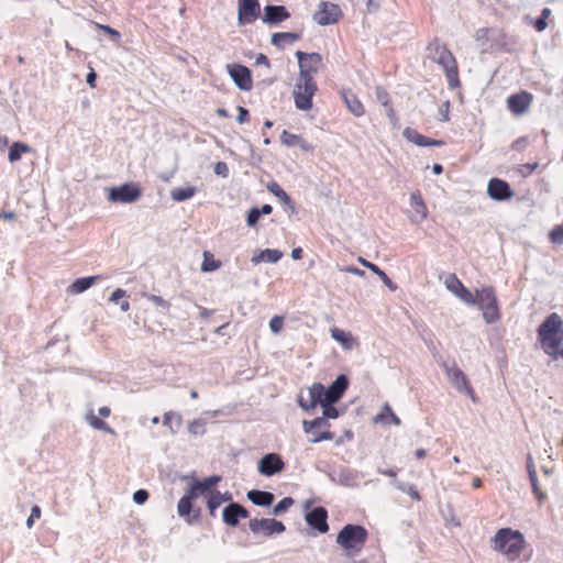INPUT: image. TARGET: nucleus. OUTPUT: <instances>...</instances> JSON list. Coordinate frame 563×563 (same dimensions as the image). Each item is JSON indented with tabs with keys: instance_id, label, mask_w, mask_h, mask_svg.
Returning a JSON list of instances; mask_svg holds the SVG:
<instances>
[{
	"instance_id": "obj_1",
	"label": "nucleus",
	"mask_w": 563,
	"mask_h": 563,
	"mask_svg": "<svg viewBox=\"0 0 563 563\" xmlns=\"http://www.w3.org/2000/svg\"><path fill=\"white\" fill-rule=\"evenodd\" d=\"M538 342L542 351L553 361L563 360V319L550 313L537 330Z\"/></svg>"
},
{
	"instance_id": "obj_2",
	"label": "nucleus",
	"mask_w": 563,
	"mask_h": 563,
	"mask_svg": "<svg viewBox=\"0 0 563 563\" xmlns=\"http://www.w3.org/2000/svg\"><path fill=\"white\" fill-rule=\"evenodd\" d=\"M527 547L523 533L512 528H500L490 539V548L508 562L519 561Z\"/></svg>"
},
{
	"instance_id": "obj_3",
	"label": "nucleus",
	"mask_w": 563,
	"mask_h": 563,
	"mask_svg": "<svg viewBox=\"0 0 563 563\" xmlns=\"http://www.w3.org/2000/svg\"><path fill=\"white\" fill-rule=\"evenodd\" d=\"M433 62L443 67L449 87L455 89L460 86L459 66L455 57L448 46L434 38L427 47Z\"/></svg>"
},
{
	"instance_id": "obj_4",
	"label": "nucleus",
	"mask_w": 563,
	"mask_h": 563,
	"mask_svg": "<svg viewBox=\"0 0 563 563\" xmlns=\"http://www.w3.org/2000/svg\"><path fill=\"white\" fill-rule=\"evenodd\" d=\"M220 481L221 477L218 475L205 477L203 479H194L190 483L187 493L178 501V515L180 517L187 518V521L191 523L192 520L189 518V516L192 510V501L199 496L207 494L210 488L216 487Z\"/></svg>"
},
{
	"instance_id": "obj_5",
	"label": "nucleus",
	"mask_w": 563,
	"mask_h": 563,
	"mask_svg": "<svg viewBox=\"0 0 563 563\" xmlns=\"http://www.w3.org/2000/svg\"><path fill=\"white\" fill-rule=\"evenodd\" d=\"M367 538L368 532L363 526L346 525L338 533L336 543L347 555L353 556L363 550Z\"/></svg>"
},
{
	"instance_id": "obj_6",
	"label": "nucleus",
	"mask_w": 563,
	"mask_h": 563,
	"mask_svg": "<svg viewBox=\"0 0 563 563\" xmlns=\"http://www.w3.org/2000/svg\"><path fill=\"white\" fill-rule=\"evenodd\" d=\"M474 297V305H477L483 311V317L487 323H494L500 319L498 300L492 286L476 290Z\"/></svg>"
},
{
	"instance_id": "obj_7",
	"label": "nucleus",
	"mask_w": 563,
	"mask_h": 563,
	"mask_svg": "<svg viewBox=\"0 0 563 563\" xmlns=\"http://www.w3.org/2000/svg\"><path fill=\"white\" fill-rule=\"evenodd\" d=\"M318 90L316 80L298 78L294 88L295 104L299 110L308 111L312 108V99Z\"/></svg>"
},
{
	"instance_id": "obj_8",
	"label": "nucleus",
	"mask_w": 563,
	"mask_h": 563,
	"mask_svg": "<svg viewBox=\"0 0 563 563\" xmlns=\"http://www.w3.org/2000/svg\"><path fill=\"white\" fill-rule=\"evenodd\" d=\"M299 64V77L302 79L314 80V75L322 67V56L319 53L296 52Z\"/></svg>"
},
{
	"instance_id": "obj_9",
	"label": "nucleus",
	"mask_w": 563,
	"mask_h": 563,
	"mask_svg": "<svg viewBox=\"0 0 563 563\" xmlns=\"http://www.w3.org/2000/svg\"><path fill=\"white\" fill-rule=\"evenodd\" d=\"M302 427L303 431L311 435L309 439L311 443L329 441L334 438V433L330 431L331 424L324 418H316L311 421L305 420Z\"/></svg>"
},
{
	"instance_id": "obj_10",
	"label": "nucleus",
	"mask_w": 563,
	"mask_h": 563,
	"mask_svg": "<svg viewBox=\"0 0 563 563\" xmlns=\"http://www.w3.org/2000/svg\"><path fill=\"white\" fill-rule=\"evenodd\" d=\"M343 18V11L336 3L322 1L313 14V21L319 25L325 26L335 24Z\"/></svg>"
},
{
	"instance_id": "obj_11",
	"label": "nucleus",
	"mask_w": 563,
	"mask_h": 563,
	"mask_svg": "<svg viewBox=\"0 0 563 563\" xmlns=\"http://www.w3.org/2000/svg\"><path fill=\"white\" fill-rule=\"evenodd\" d=\"M141 188L135 183L123 184L109 189L108 199L112 202L131 203L141 197Z\"/></svg>"
},
{
	"instance_id": "obj_12",
	"label": "nucleus",
	"mask_w": 563,
	"mask_h": 563,
	"mask_svg": "<svg viewBox=\"0 0 563 563\" xmlns=\"http://www.w3.org/2000/svg\"><path fill=\"white\" fill-rule=\"evenodd\" d=\"M534 97L531 92L527 90H520L516 93H512L507 97L506 104L507 109L516 117H521L526 114L532 102Z\"/></svg>"
},
{
	"instance_id": "obj_13",
	"label": "nucleus",
	"mask_w": 563,
	"mask_h": 563,
	"mask_svg": "<svg viewBox=\"0 0 563 563\" xmlns=\"http://www.w3.org/2000/svg\"><path fill=\"white\" fill-rule=\"evenodd\" d=\"M445 374L450 380V383L461 393H465L466 395L474 397V389L471 386L466 375L453 364L452 366L444 364Z\"/></svg>"
},
{
	"instance_id": "obj_14",
	"label": "nucleus",
	"mask_w": 563,
	"mask_h": 563,
	"mask_svg": "<svg viewBox=\"0 0 563 563\" xmlns=\"http://www.w3.org/2000/svg\"><path fill=\"white\" fill-rule=\"evenodd\" d=\"M227 69L234 84L241 90L250 91L253 88L251 70L246 66L241 64H229Z\"/></svg>"
},
{
	"instance_id": "obj_15",
	"label": "nucleus",
	"mask_w": 563,
	"mask_h": 563,
	"mask_svg": "<svg viewBox=\"0 0 563 563\" xmlns=\"http://www.w3.org/2000/svg\"><path fill=\"white\" fill-rule=\"evenodd\" d=\"M250 529L253 533H262L269 537L275 533L285 531V525L282 521L271 518L252 519L250 521Z\"/></svg>"
},
{
	"instance_id": "obj_16",
	"label": "nucleus",
	"mask_w": 563,
	"mask_h": 563,
	"mask_svg": "<svg viewBox=\"0 0 563 563\" xmlns=\"http://www.w3.org/2000/svg\"><path fill=\"white\" fill-rule=\"evenodd\" d=\"M258 14V0H238V20L241 25L253 23Z\"/></svg>"
},
{
	"instance_id": "obj_17",
	"label": "nucleus",
	"mask_w": 563,
	"mask_h": 563,
	"mask_svg": "<svg viewBox=\"0 0 563 563\" xmlns=\"http://www.w3.org/2000/svg\"><path fill=\"white\" fill-rule=\"evenodd\" d=\"M284 467V461L276 453H268L264 455L258 462V472L264 476H273L282 472Z\"/></svg>"
},
{
	"instance_id": "obj_18",
	"label": "nucleus",
	"mask_w": 563,
	"mask_h": 563,
	"mask_svg": "<svg viewBox=\"0 0 563 563\" xmlns=\"http://www.w3.org/2000/svg\"><path fill=\"white\" fill-rule=\"evenodd\" d=\"M489 197L497 201L508 200L514 197V190L506 180L492 178L487 186Z\"/></svg>"
},
{
	"instance_id": "obj_19",
	"label": "nucleus",
	"mask_w": 563,
	"mask_h": 563,
	"mask_svg": "<svg viewBox=\"0 0 563 563\" xmlns=\"http://www.w3.org/2000/svg\"><path fill=\"white\" fill-rule=\"evenodd\" d=\"M446 288L459 297L462 301L468 305L475 303L474 294H472L463 283L456 277L455 274L450 275L445 280Z\"/></svg>"
},
{
	"instance_id": "obj_20",
	"label": "nucleus",
	"mask_w": 563,
	"mask_h": 563,
	"mask_svg": "<svg viewBox=\"0 0 563 563\" xmlns=\"http://www.w3.org/2000/svg\"><path fill=\"white\" fill-rule=\"evenodd\" d=\"M327 520L328 511L324 507H316L306 515L307 523L320 533H325L329 531V525Z\"/></svg>"
},
{
	"instance_id": "obj_21",
	"label": "nucleus",
	"mask_w": 563,
	"mask_h": 563,
	"mask_svg": "<svg viewBox=\"0 0 563 563\" xmlns=\"http://www.w3.org/2000/svg\"><path fill=\"white\" fill-rule=\"evenodd\" d=\"M249 517V511L236 503H231L223 509L222 518L223 521L230 526L235 527L238 526L240 519H245Z\"/></svg>"
},
{
	"instance_id": "obj_22",
	"label": "nucleus",
	"mask_w": 563,
	"mask_h": 563,
	"mask_svg": "<svg viewBox=\"0 0 563 563\" xmlns=\"http://www.w3.org/2000/svg\"><path fill=\"white\" fill-rule=\"evenodd\" d=\"M349 386V380L345 375H340L330 385L328 389H325V402L334 404L344 394Z\"/></svg>"
},
{
	"instance_id": "obj_23",
	"label": "nucleus",
	"mask_w": 563,
	"mask_h": 563,
	"mask_svg": "<svg viewBox=\"0 0 563 563\" xmlns=\"http://www.w3.org/2000/svg\"><path fill=\"white\" fill-rule=\"evenodd\" d=\"M289 16L290 14L284 5H266L263 22L267 24H278Z\"/></svg>"
},
{
	"instance_id": "obj_24",
	"label": "nucleus",
	"mask_w": 563,
	"mask_h": 563,
	"mask_svg": "<svg viewBox=\"0 0 563 563\" xmlns=\"http://www.w3.org/2000/svg\"><path fill=\"white\" fill-rule=\"evenodd\" d=\"M404 135L409 142L418 146H442L444 144V142L441 140L430 139L410 128H407L404 131Z\"/></svg>"
},
{
	"instance_id": "obj_25",
	"label": "nucleus",
	"mask_w": 563,
	"mask_h": 563,
	"mask_svg": "<svg viewBox=\"0 0 563 563\" xmlns=\"http://www.w3.org/2000/svg\"><path fill=\"white\" fill-rule=\"evenodd\" d=\"M214 487L210 488V490L207 492L203 496L208 498L207 506L209 509L210 515L213 517L216 516V510L225 501L231 499V496L222 495L219 490L213 489Z\"/></svg>"
},
{
	"instance_id": "obj_26",
	"label": "nucleus",
	"mask_w": 563,
	"mask_h": 563,
	"mask_svg": "<svg viewBox=\"0 0 563 563\" xmlns=\"http://www.w3.org/2000/svg\"><path fill=\"white\" fill-rule=\"evenodd\" d=\"M342 98L349 108V110L355 115V117H362L365 113V108L362 103V101L357 98L355 93L352 91H342Z\"/></svg>"
},
{
	"instance_id": "obj_27",
	"label": "nucleus",
	"mask_w": 563,
	"mask_h": 563,
	"mask_svg": "<svg viewBox=\"0 0 563 563\" xmlns=\"http://www.w3.org/2000/svg\"><path fill=\"white\" fill-rule=\"evenodd\" d=\"M410 206L415 211V214L418 217L419 221L427 219L428 217V208L424 203L422 195L419 190L411 192L410 195Z\"/></svg>"
},
{
	"instance_id": "obj_28",
	"label": "nucleus",
	"mask_w": 563,
	"mask_h": 563,
	"mask_svg": "<svg viewBox=\"0 0 563 563\" xmlns=\"http://www.w3.org/2000/svg\"><path fill=\"white\" fill-rule=\"evenodd\" d=\"M310 402L308 406L301 404L303 408H313L318 404L323 405L325 400V388L322 384L316 383L309 388Z\"/></svg>"
},
{
	"instance_id": "obj_29",
	"label": "nucleus",
	"mask_w": 563,
	"mask_h": 563,
	"mask_svg": "<svg viewBox=\"0 0 563 563\" xmlns=\"http://www.w3.org/2000/svg\"><path fill=\"white\" fill-rule=\"evenodd\" d=\"M358 262L364 267L371 269L375 275H377L390 290L395 291L397 289V285L377 265L366 261L363 257H358Z\"/></svg>"
},
{
	"instance_id": "obj_30",
	"label": "nucleus",
	"mask_w": 563,
	"mask_h": 563,
	"mask_svg": "<svg viewBox=\"0 0 563 563\" xmlns=\"http://www.w3.org/2000/svg\"><path fill=\"white\" fill-rule=\"evenodd\" d=\"M101 277L99 275L97 276H90V277H81L77 278L68 288V291L70 294H80L90 288L97 280H99Z\"/></svg>"
},
{
	"instance_id": "obj_31",
	"label": "nucleus",
	"mask_w": 563,
	"mask_h": 563,
	"mask_svg": "<svg viewBox=\"0 0 563 563\" xmlns=\"http://www.w3.org/2000/svg\"><path fill=\"white\" fill-rule=\"evenodd\" d=\"M247 498L255 505L257 506H262V507H267L269 505H272V503L274 501V495L272 493H268V492H263V490H250L247 493Z\"/></svg>"
},
{
	"instance_id": "obj_32",
	"label": "nucleus",
	"mask_w": 563,
	"mask_h": 563,
	"mask_svg": "<svg viewBox=\"0 0 563 563\" xmlns=\"http://www.w3.org/2000/svg\"><path fill=\"white\" fill-rule=\"evenodd\" d=\"M283 257V253L276 249H266L252 257L254 264L261 262L276 263Z\"/></svg>"
},
{
	"instance_id": "obj_33",
	"label": "nucleus",
	"mask_w": 563,
	"mask_h": 563,
	"mask_svg": "<svg viewBox=\"0 0 563 563\" xmlns=\"http://www.w3.org/2000/svg\"><path fill=\"white\" fill-rule=\"evenodd\" d=\"M300 38L298 33L294 32H278L272 35V44L277 47H284L287 43H294Z\"/></svg>"
},
{
	"instance_id": "obj_34",
	"label": "nucleus",
	"mask_w": 563,
	"mask_h": 563,
	"mask_svg": "<svg viewBox=\"0 0 563 563\" xmlns=\"http://www.w3.org/2000/svg\"><path fill=\"white\" fill-rule=\"evenodd\" d=\"M374 422H384L386 424H400V419L393 412L388 404L383 407V412L374 417Z\"/></svg>"
},
{
	"instance_id": "obj_35",
	"label": "nucleus",
	"mask_w": 563,
	"mask_h": 563,
	"mask_svg": "<svg viewBox=\"0 0 563 563\" xmlns=\"http://www.w3.org/2000/svg\"><path fill=\"white\" fill-rule=\"evenodd\" d=\"M331 336L349 350L352 349L353 344L355 343V340L350 332H345L339 328L331 329Z\"/></svg>"
},
{
	"instance_id": "obj_36",
	"label": "nucleus",
	"mask_w": 563,
	"mask_h": 563,
	"mask_svg": "<svg viewBox=\"0 0 563 563\" xmlns=\"http://www.w3.org/2000/svg\"><path fill=\"white\" fill-rule=\"evenodd\" d=\"M31 151L32 148L27 144L22 142H14L10 146L8 158L11 163H14L21 158L22 154L30 153Z\"/></svg>"
},
{
	"instance_id": "obj_37",
	"label": "nucleus",
	"mask_w": 563,
	"mask_h": 563,
	"mask_svg": "<svg viewBox=\"0 0 563 563\" xmlns=\"http://www.w3.org/2000/svg\"><path fill=\"white\" fill-rule=\"evenodd\" d=\"M196 194V188L192 186L177 187L172 189L170 197L175 201H185L192 198Z\"/></svg>"
},
{
	"instance_id": "obj_38",
	"label": "nucleus",
	"mask_w": 563,
	"mask_h": 563,
	"mask_svg": "<svg viewBox=\"0 0 563 563\" xmlns=\"http://www.w3.org/2000/svg\"><path fill=\"white\" fill-rule=\"evenodd\" d=\"M221 265V262L219 260H216L211 252H203V262L201 264L202 272H214L219 269Z\"/></svg>"
},
{
	"instance_id": "obj_39",
	"label": "nucleus",
	"mask_w": 563,
	"mask_h": 563,
	"mask_svg": "<svg viewBox=\"0 0 563 563\" xmlns=\"http://www.w3.org/2000/svg\"><path fill=\"white\" fill-rule=\"evenodd\" d=\"M533 495L539 504H542L547 499V494L541 489L538 481V475L529 477Z\"/></svg>"
},
{
	"instance_id": "obj_40",
	"label": "nucleus",
	"mask_w": 563,
	"mask_h": 563,
	"mask_svg": "<svg viewBox=\"0 0 563 563\" xmlns=\"http://www.w3.org/2000/svg\"><path fill=\"white\" fill-rule=\"evenodd\" d=\"M549 240L554 245L563 244V223L555 225L549 233Z\"/></svg>"
},
{
	"instance_id": "obj_41",
	"label": "nucleus",
	"mask_w": 563,
	"mask_h": 563,
	"mask_svg": "<svg viewBox=\"0 0 563 563\" xmlns=\"http://www.w3.org/2000/svg\"><path fill=\"white\" fill-rule=\"evenodd\" d=\"M294 505V499L291 497L283 498L277 505H275L273 509L274 515H279L286 512Z\"/></svg>"
},
{
	"instance_id": "obj_42",
	"label": "nucleus",
	"mask_w": 563,
	"mask_h": 563,
	"mask_svg": "<svg viewBox=\"0 0 563 563\" xmlns=\"http://www.w3.org/2000/svg\"><path fill=\"white\" fill-rule=\"evenodd\" d=\"M88 421H89L90 426L92 428L97 429V430H102V431H106V432H113V430L109 427V424L107 422H104L103 420L99 419L95 415H91L88 418Z\"/></svg>"
},
{
	"instance_id": "obj_43",
	"label": "nucleus",
	"mask_w": 563,
	"mask_h": 563,
	"mask_svg": "<svg viewBox=\"0 0 563 563\" xmlns=\"http://www.w3.org/2000/svg\"><path fill=\"white\" fill-rule=\"evenodd\" d=\"M268 190L273 195L278 197L280 200H283L285 202H289L290 201V197L287 195V192L277 183H272L271 185H268Z\"/></svg>"
},
{
	"instance_id": "obj_44",
	"label": "nucleus",
	"mask_w": 563,
	"mask_h": 563,
	"mask_svg": "<svg viewBox=\"0 0 563 563\" xmlns=\"http://www.w3.org/2000/svg\"><path fill=\"white\" fill-rule=\"evenodd\" d=\"M299 136L300 135H297V134H292L288 131H283L282 135H280V141L284 145L286 146H297V143L299 141Z\"/></svg>"
},
{
	"instance_id": "obj_45",
	"label": "nucleus",
	"mask_w": 563,
	"mask_h": 563,
	"mask_svg": "<svg viewBox=\"0 0 563 563\" xmlns=\"http://www.w3.org/2000/svg\"><path fill=\"white\" fill-rule=\"evenodd\" d=\"M375 93H376V98L377 100L384 106V107H389V103H390V97H389V93L388 91L380 87V86H377L376 89H375Z\"/></svg>"
},
{
	"instance_id": "obj_46",
	"label": "nucleus",
	"mask_w": 563,
	"mask_h": 563,
	"mask_svg": "<svg viewBox=\"0 0 563 563\" xmlns=\"http://www.w3.org/2000/svg\"><path fill=\"white\" fill-rule=\"evenodd\" d=\"M321 406L323 408V416L321 418H324L327 421L328 419L338 418L339 411L335 407L332 406V404L324 402Z\"/></svg>"
},
{
	"instance_id": "obj_47",
	"label": "nucleus",
	"mask_w": 563,
	"mask_h": 563,
	"mask_svg": "<svg viewBox=\"0 0 563 563\" xmlns=\"http://www.w3.org/2000/svg\"><path fill=\"white\" fill-rule=\"evenodd\" d=\"M173 420H176L177 424L179 426L180 422H181V417L180 415L174 412V411H168V412H165L164 417H163V423L165 427L172 429V422Z\"/></svg>"
},
{
	"instance_id": "obj_48",
	"label": "nucleus",
	"mask_w": 563,
	"mask_h": 563,
	"mask_svg": "<svg viewBox=\"0 0 563 563\" xmlns=\"http://www.w3.org/2000/svg\"><path fill=\"white\" fill-rule=\"evenodd\" d=\"M96 26L103 31L106 34H108L113 41H119L121 38V34L119 31H117L115 29H112L111 26L109 25H103V24H99V23H96Z\"/></svg>"
},
{
	"instance_id": "obj_49",
	"label": "nucleus",
	"mask_w": 563,
	"mask_h": 563,
	"mask_svg": "<svg viewBox=\"0 0 563 563\" xmlns=\"http://www.w3.org/2000/svg\"><path fill=\"white\" fill-rule=\"evenodd\" d=\"M398 488L400 490L407 493L415 500L419 501L421 499L420 494L418 493V490L416 489V487L413 485L399 484Z\"/></svg>"
},
{
	"instance_id": "obj_50",
	"label": "nucleus",
	"mask_w": 563,
	"mask_h": 563,
	"mask_svg": "<svg viewBox=\"0 0 563 563\" xmlns=\"http://www.w3.org/2000/svg\"><path fill=\"white\" fill-rule=\"evenodd\" d=\"M284 325V318L280 316H274L269 321V328L274 333L280 332Z\"/></svg>"
},
{
	"instance_id": "obj_51",
	"label": "nucleus",
	"mask_w": 563,
	"mask_h": 563,
	"mask_svg": "<svg viewBox=\"0 0 563 563\" xmlns=\"http://www.w3.org/2000/svg\"><path fill=\"white\" fill-rule=\"evenodd\" d=\"M41 514H42L41 508L37 505L32 507L31 514L26 520V526L29 529H31L33 527L34 520L38 519L41 517Z\"/></svg>"
},
{
	"instance_id": "obj_52",
	"label": "nucleus",
	"mask_w": 563,
	"mask_h": 563,
	"mask_svg": "<svg viewBox=\"0 0 563 563\" xmlns=\"http://www.w3.org/2000/svg\"><path fill=\"white\" fill-rule=\"evenodd\" d=\"M260 217H261V212H258V208H252L247 213V219H246L247 225L254 227L257 223Z\"/></svg>"
},
{
	"instance_id": "obj_53",
	"label": "nucleus",
	"mask_w": 563,
	"mask_h": 563,
	"mask_svg": "<svg viewBox=\"0 0 563 563\" xmlns=\"http://www.w3.org/2000/svg\"><path fill=\"white\" fill-rule=\"evenodd\" d=\"M146 297L150 301H152L156 306L163 307L165 309H168L170 307V303L167 300H165L164 298H162L161 296L147 295Z\"/></svg>"
},
{
	"instance_id": "obj_54",
	"label": "nucleus",
	"mask_w": 563,
	"mask_h": 563,
	"mask_svg": "<svg viewBox=\"0 0 563 563\" xmlns=\"http://www.w3.org/2000/svg\"><path fill=\"white\" fill-rule=\"evenodd\" d=\"M147 499L148 493L145 489H139L133 495V500L139 505L144 504Z\"/></svg>"
},
{
	"instance_id": "obj_55",
	"label": "nucleus",
	"mask_w": 563,
	"mask_h": 563,
	"mask_svg": "<svg viewBox=\"0 0 563 563\" xmlns=\"http://www.w3.org/2000/svg\"><path fill=\"white\" fill-rule=\"evenodd\" d=\"M527 472H528L529 477H533L537 475L534 461H533L531 454H528V456H527Z\"/></svg>"
},
{
	"instance_id": "obj_56",
	"label": "nucleus",
	"mask_w": 563,
	"mask_h": 563,
	"mask_svg": "<svg viewBox=\"0 0 563 563\" xmlns=\"http://www.w3.org/2000/svg\"><path fill=\"white\" fill-rule=\"evenodd\" d=\"M125 296H126V291H125L124 289L118 288V289H115V290L112 292V295H111V297H110V300H111L112 302H115V303H117V302H119L121 299H123Z\"/></svg>"
},
{
	"instance_id": "obj_57",
	"label": "nucleus",
	"mask_w": 563,
	"mask_h": 563,
	"mask_svg": "<svg viewBox=\"0 0 563 563\" xmlns=\"http://www.w3.org/2000/svg\"><path fill=\"white\" fill-rule=\"evenodd\" d=\"M238 110H239L238 122L241 124L247 122L250 119L249 111L244 107H239Z\"/></svg>"
},
{
	"instance_id": "obj_58",
	"label": "nucleus",
	"mask_w": 563,
	"mask_h": 563,
	"mask_svg": "<svg viewBox=\"0 0 563 563\" xmlns=\"http://www.w3.org/2000/svg\"><path fill=\"white\" fill-rule=\"evenodd\" d=\"M214 172L218 175L227 176L228 175V165L224 162H219L216 164Z\"/></svg>"
},
{
	"instance_id": "obj_59",
	"label": "nucleus",
	"mask_w": 563,
	"mask_h": 563,
	"mask_svg": "<svg viewBox=\"0 0 563 563\" xmlns=\"http://www.w3.org/2000/svg\"><path fill=\"white\" fill-rule=\"evenodd\" d=\"M297 146H299L305 152H311L313 150V146L310 143H308L305 139H302L301 136H299Z\"/></svg>"
},
{
	"instance_id": "obj_60",
	"label": "nucleus",
	"mask_w": 563,
	"mask_h": 563,
	"mask_svg": "<svg viewBox=\"0 0 563 563\" xmlns=\"http://www.w3.org/2000/svg\"><path fill=\"white\" fill-rule=\"evenodd\" d=\"M533 25L538 32H543L547 29L548 23L544 19L539 18L536 20Z\"/></svg>"
},
{
	"instance_id": "obj_61",
	"label": "nucleus",
	"mask_w": 563,
	"mask_h": 563,
	"mask_svg": "<svg viewBox=\"0 0 563 563\" xmlns=\"http://www.w3.org/2000/svg\"><path fill=\"white\" fill-rule=\"evenodd\" d=\"M257 65H264L266 67H269L271 66V63H269V59L267 58L266 55L264 54H258V56L256 57V62H255Z\"/></svg>"
},
{
	"instance_id": "obj_62",
	"label": "nucleus",
	"mask_w": 563,
	"mask_h": 563,
	"mask_svg": "<svg viewBox=\"0 0 563 563\" xmlns=\"http://www.w3.org/2000/svg\"><path fill=\"white\" fill-rule=\"evenodd\" d=\"M385 108H386V114H387L388 119L391 122H396L397 121V114H396V111L394 110V108L391 107V103H389V107H385Z\"/></svg>"
},
{
	"instance_id": "obj_63",
	"label": "nucleus",
	"mask_w": 563,
	"mask_h": 563,
	"mask_svg": "<svg viewBox=\"0 0 563 563\" xmlns=\"http://www.w3.org/2000/svg\"><path fill=\"white\" fill-rule=\"evenodd\" d=\"M343 271L346 273L357 275V276H364V274H365L363 271H361L360 268L354 267V266L346 267Z\"/></svg>"
},
{
	"instance_id": "obj_64",
	"label": "nucleus",
	"mask_w": 563,
	"mask_h": 563,
	"mask_svg": "<svg viewBox=\"0 0 563 563\" xmlns=\"http://www.w3.org/2000/svg\"><path fill=\"white\" fill-rule=\"evenodd\" d=\"M0 219H4L7 221H11L15 219V213L12 211H3L0 212Z\"/></svg>"
}]
</instances>
